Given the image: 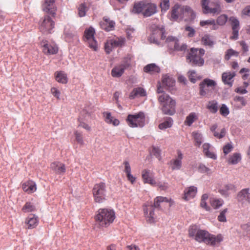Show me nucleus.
Segmentation results:
<instances>
[{"instance_id":"obj_35","label":"nucleus","mask_w":250,"mask_h":250,"mask_svg":"<svg viewBox=\"0 0 250 250\" xmlns=\"http://www.w3.org/2000/svg\"><path fill=\"white\" fill-rule=\"evenodd\" d=\"M144 71L148 73L153 74L159 73L160 71V68L154 63L147 64L144 68Z\"/></svg>"},{"instance_id":"obj_27","label":"nucleus","mask_w":250,"mask_h":250,"mask_svg":"<svg viewBox=\"0 0 250 250\" xmlns=\"http://www.w3.org/2000/svg\"><path fill=\"white\" fill-rule=\"evenodd\" d=\"M209 236V233L208 232L205 230L200 229L198 230L195 240L199 243L204 242L207 244Z\"/></svg>"},{"instance_id":"obj_62","label":"nucleus","mask_w":250,"mask_h":250,"mask_svg":"<svg viewBox=\"0 0 250 250\" xmlns=\"http://www.w3.org/2000/svg\"><path fill=\"white\" fill-rule=\"evenodd\" d=\"M220 112L222 115L227 116L229 115V111L227 106L225 104H223L220 109Z\"/></svg>"},{"instance_id":"obj_16","label":"nucleus","mask_w":250,"mask_h":250,"mask_svg":"<svg viewBox=\"0 0 250 250\" xmlns=\"http://www.w3.org/2000/svg\"><path fill=\"white\" fill-rule=\"evenodd\" d=\"M249 188H244L238 192L237 196L238 202L243 204L245 202L250 204V192Z\"/></svg>"},{"instance_id":"obj_13","label":"nucleus","mask_w":250,"mask_h":250,"mask_svg":"<svg viewBox=\"0 0 250 250\" xmlns=\"http://www.w3.org/2000/svg\"><path fill=\"white\" fill-rule=\"evenodd\" d=\"M142 177L144 183L149 184L151 186L156 184L154 173L149 169H145L143 170L142 171Z\"/></svg>"},{"instance_id":"obj_38","label":"nucleus","mask_w":250,"mask_h":250,"mask_svg":"<svg viewBox=\"0 0 250 250\" xmlns=\"http://www.w3.org/2000/svg\"><path fill=\"white\" fill-rule=\"evenodd\" d=\"M197 120V114L195 112H191L186 117L184 124L186 125L191 126V125Z\"/></svg>"},{"instance_id":"obj_52","label":"nucleus","mask_w":250,"mask_h":250,"mask_svg":"<svg viewBox=\"0 0 250 250\" xmlns=\"http://www.w3.org/2000/svg\"><path fill=\"white\" fill-rule=\"evenodd\" d=\"M197 168L198 171L202 173L209 174L212 172L211 170L209 168L207 167L205 165L203 164H200L198 165Z\"/></svg>"},{"instance_id":"obj_24","label":"nucleus","mask_w":250,"mask_h":250,"mask_svg":"<svg viewBox=\"0 0 250 250\" xmlns=\"http://www.w3.org/2000/svg\"><path fill=\"white\" fill-rule=\"evenodd\" d=\"M123 165L124 166V171L125 173L127 180L133 184L136 181V178L131 174V169L130 164L128 161H124Z\"/></svg>"},{"instance_id":"obj_54","label":"nucleus","mask_w":250,"mask_h":250,"mask_svg":"<svg viewBox=\"0 0 250 250\" xmlns=\"http://www.w3.org/2000/svg\"><path fill=\"white\" fill-rule=\"evenodd\" d=\"M78 10L79 16L80 17H83L85 15L87 8L84 3H82L78 7Z\"/></svg>"},{"instance_id":"obj_7","label":"nucleus","mask_w":250,"mask_h":250,"mask_svg":"<svg viewBox=\"0 0 250 250\" xmlns=\"http://www.w3.org/2000/svg\"><path fill=\"white\" fill-rule=\"evenodd\" d=\"M106 186L105 183L101 182L95 184L92 189L94 200L96 203H102L106 200Z\"/></svg>"},{"instance_id":"obj_61","label":"nucleus","mask_w":250,"mask_h":250,"mask_svg":"<svg viewBox=\"0 0 250 250\" xmlns=\"http://www.w3.org/2000/svg\"><path fill=\"white\" fill-rule=\"evenodd\" d=\"M241 46L243 54L247 53L249 50V47L248 44L244 41H241L238 42Z\"/></svg>"},{"instance_id":"obj_57","label":"nucleus","mask_w":250,"mask_h":250,"mask_svg":"<svg viewBox=\"0 0 250 250\" xmlns=\"http://www.w3.org/2000/svg\"><path fill=\"white\" fill-rule=\"evenodd\" d=\"M161 150L159 147L154 146L152 147V154L159 160L161 159Z\"/></svg>"},{"instance_id":"obj_25","label":"nucleus","mask_w":250,"mask_h":250,"mask_svg":"<svg viewBox=\"0 0 250 250\" xmlns=\"http://www.w3.org/2000/svg\"><path fill=\"white\" fill-rule=\"evenodd\" d=\"M197 192V188L194 186H190L188 188H185L184 190V195L183 199L185 200L188 201L194 198Z\"/></svg>"},{"instance_id":"obj_49","label":"nucleus","mask_w":250,"mask_h":250,"mask_svg":"<svg viewBox=\"0 0 250 250\" xmlns=\"http://www.w3.org/2000/svg\"><path fill=\"white\" fill-rule=\"evenodd\" d=\"M162 83L168 87H172L174 85L175 81L169 76H165L163 78Z\"/></svg>"},{"instance_id":"obj_32","label":"nucleus","mask_w":250,"mask_h":250,"mask_svg":"<svg viewBox=\"0 0 250 250\" xmlns=\"http://www.w3.org/2000/svg\"><path fill=\"white\" fill-rule=\"evenodd\" d=\"M195 17V14L193 10L188 6L184 5L183 18L186 20H192Z\"/></svg>"},{"instance_id":"obj_1","label":"nucleus","mask_w":250,"mask_h":250,"mask_svg":"<svg viewBox=\"0 0 250 250\" xmlns=\"http://www.w3.org/2000/svg\"><path fill=\"white\" fill-rule=\"evenodd\" d=\"M170 201L166 197L162 196L157 197L152 204L150 203H147L143 207L144 213L146 221L149 223H154L156 221V215L154 213L156 208L160 207L161 204L163 202H169Z\"/></svg>"},{"instance_id":"obj_18","label":"nucleus","mask_w":250,"mask_h":250,"mask_svg":"<svg viewBox=\"0 0 250 250\" xmlns=\"http://www.w3.org/2000/svg\"><path fill=\"white\" fill-rule=\"evenodd\" d=\"M55 0H44L42 4V9L43 11L52 15L55 14Z\"/></svg>"},{"instance_id":"obj_31","label":"nucleus","mask_w":250,"mask_h":250,"mask_svg":"<svg viewBox=\"0 0 250 250\" xmlns=\"http://www.w3.org/2000/svg\"><path fill=\"white\" fill-rule=\"evenodd\" d=\"M217 124L212 125L210 127V131L213 132L214 137L218 139H221L225 137L226 134V130L225 128H223L221 129L220 132L219 133L216 130L217 128Z\"/></svg>"},{"instance_id":"obj_30","label":"nucleus","mask_w":250,"mask_h":250,"mask_svg":"<svg viewBox=\"0 0 250 250\" xmlns=\"http://www.w3.org/2000/svg\"><path fill=\"white\" fill-rule=\"evenodd\" d=\"M200 25L206 28L209 27L211 30H216L218 28L217 25L216 24L215 21L213 19L201 21L200 22Z\"/></svg>"},{"instance_id":"obj_55","label":"nucleus","mask_w":250,"mask_h":250,"mask_svg":"<svg viewBox=\"0 0 250 250\" xmlns=\"http://www.w3.org/2000/svg\"><path fill=\"white\" fill-rule=\"evenodd\" d=\"M238 55L239 52L232 49H229L227 51L225 56V59L226 60H229L231 56H234L237 57Z\"/></svg>"},{"instance_id":"obj_11","label":"nucleus","mask_w":250,"mask_h":250,"mask_svg":"<svg viewBox=\"0 0 250 250\" xmlns=\"http://www.w3.org/2000/svg\"><path fill=\"white\" fill-rule=\"evenodd\" d=\"M55 23L49 16H45L41 22L39 29L43 34L51 33V30L54 28Z\"/></svg>"},{"instance_id":"obj_39","label":"nucleus","mask_w":250,"mask_h":250,"mask_svg":"<svg viewBox=\"0 0 250 250\" xmlns=\"http://www.w3.org/2000/svg\"><path fill=\"white\" fill-rule=\"evenodd\" d=\"M109 40V43L112 45L114 48L121 47L124 45L125 43V39L123 38H116Z\"/></svg>"},{"instance_id":"obj_34","label":"nucleus","mask_w":250,"mask_h":250,"mask_svg":"<svg viewBox=\"0 0 250 250\" xmlns=\"http://www.w3.org/2000/svg\"><path fill=\"white\" fill-rule=\"evenodd\" d=\"M125 69L124 66H122L120 64L117 65L112 69L111 75L113 77L119 78L123 74Z\"/></svg>"},{"instance_id":"obj_60","label":"nucleus","mask_w":250,"mask_h":250,"mask_svg":"<svg viewBox=\"0 0 250 250\" xmlns=\"http://www.w3.org/2000/svg\"><path fill=\"white\" fill-rule=\"evenodd\" d=\"M188 74L189 79L193 83H195L197 80L199 79L196 72L194 71H190L188 72Z\"/></svg>"},{"instance_id":"obj_2","label":"nucleus","mask_w":250,"mask_h":250,"mask_svg":"<svg viewBox=\"0 0 250 250\" xmlns=\"http://www.w3.org/2000/svg\"><path fill=\"white\" fill-rule=\"evenodd\" d=\"M116 218L115 211L110 208H100L95 216L96 221L99 225L106 228L111 224Z\"/></svg>"},{"instance_id":"obj_64","label":"nucleus","mask_w":250,"mask_h":250,"mask_svg":"<svg viewBox=\"0 0 250 250\" xmlns=\"http://www.w3.org/2000/svg\"><path fill=\"white\" fill-rule=\"evenodd\" d=\"M242 16H246L250 17V5L246 6L242 11Z\"/></svg>"},{"instance_id":"obj_41","label":"nucleus","mask_w":250,"mask_h":250,"mask_svg":"<svg viewBox=\"0 0 250 250\" xmlns=\"http://www.w3.org/2000/svg\"><path fill=\"white\" fill-rule=\"evenodd\" d=\"M241 159V155L239 153H235L230 156L228 163L230 164L235 165L237 164Z\"/></svg>"},{"instance_id":"obj_47","label":"nucleus","mask_w":250,"mask_h":250,"mask_svg":"<svg viewBox=\"0 0 250 250\" xmlns=\"http://www.w3.org/2000/svg\"><path fill=\"white\" fill-rule=\"evenodd\" d=\"M173 124V120L171 118H168L166 121L161 123L159 125V128L160 129H165L170 127Z\"/></svg>"},{"instance_id":"obj_20","label":"nucleus","mask_w":250,"mask_h":250,"mask_svg":"<svg viewBox=\"0 0 250 250\" xmlns=\"http://www.w3.org/2000/svg\"><path fill=\"white\" fill-rule=\"evenodd\" d=\"M39 219L35 215H30L25 218V224L27 226L26 229H33L38 225Z\"/></svg>"},{"instance_id":"obj_21","label":"nucleus","mask_w":250,"mask_h":250,"mask_svg":"<svg viewBox=\"0 0 250 250\" xmlns=\"http://www.w3.org/2000/svg\"><path fill=\"white\" fill-rule=\"evenodd\" d=\"M155 29L152 32V34L149 37L150 42H157L158 39L161 38L164 39V29L162 27H158L154 26Z\"/></svg>"},{"instance_id":"obj_45","label":"nucleus","mask_w":250,"mask_h":250,"mask_svg":"<svg viewBox=\"0 0 250 250\" xmlns=\"http://www.w3.org/2000/svg\"><path fill=\"white\" fill-rule=\"evenodd\" d=\"M207 108L212 113H215L218 110V103L215 101H211L208 102Z\"/></svg>"},{"instance_id":"obj_46","label":"nucleus","mask_w":250,"mask_h":250,"mask_svg":"<svg viewBox=\"0 0 250 250\" xmlns=\"http://www.w3.org/2000/svg\"><path fill=\"white\" fill-rule=\"evenodd\" d=\"M228 20V16L225 14H222L220 15L216 19V24L219 26L224 25L227 20Z\"/></svg>"},{"instance_id":"obj_33","label":"nucleus","mask_w":250,"mask_h":250,"mask_svg":"<svg viewBox=\"0 0 250 250\" xmlns=\"http://www.w3.org/2000/svg\"><path fill=\"white\" fill-rule=\"evenodd\" d=\"M222 240L223 237L221 234L215 236L209 233V236L208 238L207 244L215 246L220 243Z\"/></svg>"},{"instance_id":"obj_9","label":"nucleus","mask_w":250,"mask_h":250,"mask_svg":"<svg viewBox=\"0 0 250 250\" xmlns=\"http://www.w3.org/2000/svg\"><path fill=\"white\" fill-rule=\"evenodd\" d=\"M95 34V29L91 26L85 30L83 36V40L87 42L88 46L93 50L97 51L98 50V44L96 41L94 35Z\"/></svg>"},{"instance_id":"obj_4","label":"nucleus","mask_w":250,"mask_h":250,"mask_svg":"<svg viewBox=\"0 0 250 250\" xmlns=\"http://www.w3.org/2000/svg\"><path fill=\"white\" fill-rule=\"evenodd\" d=\"M162 106V111L165 114L173 115L175 113L176 102L168 95L163 93L158 97Z\"/></svg>"},{"instance_id":"obj_14","label":"nucleus","mask_w":250,"mask_h":250,"mask_svg":"<svg viewBox=\"0 0 250 250\" xmlns=\"http://www.w3.org/2000/svg\"><path fill=\"white\" fill-rule=\"evenodd\" d=\"M183 158V154L180 150H178L177 151V157L172 159L169 163V164L173 170H179L181 168Z\"/></svg>"},{"instance_id":"obj_28","label":"nucleus","mask_w":250,"mask_h":250,"mask_svg":"<svg viewBox=\"0 0 250 250\" xmlns=\"http://www.w3.org/2000/svg\"><path fill=\"white\" fill-rule=\"evenodd\" d=\"M55 80L59 83L66 84L68 82L67 74L62 71H56L54 74Z\"/></svg>"},{"instance_id":"obj_3","label":"nucleus","mask_w":250,"mask_h":250,"mask_svg":"<svg viewBox=\"0 0 250 250\" xmlns=\"http://www.w3.org/2000/svg\"><path fill=\"white\" fill-rule=\"evenodd\" d=\"M157 11L155 4L143 1L134 3L132 12L135 14L142 13L144 17H150Z\"/></svg>"},{"instance_id":"obj_29","label":"nucleus","mask_w":250,"mask_h":250,"mask_svg":"<svg viewBox=\"0 0 250 250\" xmlns=\"http://www.w3.org/2000/svg\"><path fill=\"white\" fill-rule=\"evenodd\" d=\"M146 95L145 90L141 87H137L134 88L130 93L129 98L130 99H134L139 96L144 97Z\"/></svg>"},{"instance_id":"obj_23","label":"nucleus","mask_w":250,"mask_h":250,"mask_svg":"<svg viewBox=\"0 0 250 250\" xmlns=\"http://www.w3.org/2000/svg\"><path fill=\"white\" fill-rule=\"evenodd\" d=\"M235 76V72H226L222 75V80L225 84L231 87L233 84V78Z\"/></svg>"},{"instance_id":"obj_58","label":"nucleus","mask_w":250,"mask_h":250,"mask_svg":"<svg viewBox=\"0 0 250 250\" xmlns=\"http://www.w3.org/2000/svg\"><path fill=\"white\" fill-rule=\"evenodd\" d=\"M170 3L169 0H162L160 3V7L162 11H166L169 8Z\"/></svg>"},{"instance_id":"obj_36","label":"nucleus","mask_w":250,"mask_h":250,"mask_svg":"<svg viewBox=\"0 0 250 250\" xmlns=\"http://www.w3.org/2000/svg\"><path fill=\"white\" fill-rule=\"evenodd\" d=\"M210 145L208 143H205L203 145V152L205 155L210 158L215 160L216 159V155L209 150Z\"/></svg>"},{"instance_id":"obj_26","label":"nucleus","mask_w":250,"mask_h":250,"mask_svg":"<svg viewBox=\"0 0 250 250\" xmlns=\"http://www.w3.org/2000/svg\"><path fill=\"white\" fill-rule=\"evenodd\" d=\"M22 188L24 191L29 194L33 193L37 189L35 183L31 180L24 183L22 185Z\"/></svg>"},{"instance_id":"obj_5","label":"nucleus","mask_w":250,"mask_h":250,"mask_svg":"<svg viewBox=\"0 0 250 250\" xmlns=\"http://www.w3.org/2000/svg\"><path fill=\"white\" fill-rule=\"evenodd\" d=\"M203 49L191 48L187 56V62L193 66H201L204 65V60L203 56L205 54Z\"/></svg>"},{"instance_id":"obj_40","label":"nucleus","mask_w":250,"mask_h":250,"mask_svg":"<svg viewBox=\"0 0 250 250\" xmlns=\"http://www.w3.org/2000/svg\"><path fill=\"white\" fill-rule=\"evenodd\" d=\"M166 43L170 50H173L177 45L178 39L173 37H168L166 40Z\"/></svg>"},{"instance_id":"obj_10","label":"nucleus","mask_w":250,"mask_h":250,"mask_svg":"<svg viewBox=\"0 0 250 250\" xmlns=\"http://www.w3.org/2000/svg\"><path fill=\"white\" fill-rule=\"evenodd\" d=\"M201 4L204 14H215L221 11L220 5L218 2H209V0H202Z\"/></svg>"},{"instance_id":"obj_37","label":"nucleus","mask_w":250,"mask_h":250,"mask_svg":"<svg viewBox=\"0 0 250 250\" xmlns=\"http://www.w3.org/2000/svg\"><path fill=\"white\" fill-rule=\"evenodd\" d=\"M201 41L203 45L208 46L209 47H212L215 43L213 38L209 35H205L202 38Z\"/></svg>"},{"instance_id":"obj_6","label":"nucleus","mask_w":250,"mask_h":250,"mask_svg":"<svg viewBox=\"0 0 250 250\" xmlns=\"http://www.w3.org/2000/svg\"><path fill=\"white\" fill-rule=\"evenodd\" d=\"M146 114L142 111L134 114H128L126 119L128 125L132 128L143 127L146 124Z\"/></svg>"},{"instance_id":"obj_22","label":"nucleus","mask_w":250,"mask_h":250,"mask_svg":"<svg viewBox=\"0 0 250 250\" xmlns=\"http://www.w3.org/2000/svg\"><path fill=\"white\" fill-rule=\"evenodd\" d=\"M235 186L231 184L225 185L219 190V193L223 196L228 197L229 195L236 192Z\"/></svg>"},{"instance_id":"obj_12","label":"nucleus","mask_w":250,"mask_h":250,"mask_svg":"<svg viewBox=\"0 0 250 250\" xmlns=\"http://www.w3.org/2000/svg\"><path fill=\"white\" fill-rule=\"evenodd\" d=\"M42 52L46 55L55 54L58 52V48L54 43H49L47 41L41 42Z\"/></svg>"},{"instance_id":"obj_15","label":"nucleus","mask_w":250,"mask_h":250,"mask_svg":"<svg viewBox=\"0 0 250 250\" xmlns=\"http://www.w3.org/2000/svg\"><path fill=\"white\" fill-rule=\"evenodd\" d=\"M184 5L176 4L172 7L171 11V17L173 20H177L183 19Z\"/></svg>"},{"instance_id":"obj_43","label":"nucleus","mask_w":250,"mask_h":250,"mask_svg":"<svg viewBox=\"0 0 250 250\" xmlns=\"http://www.w3.org/2000/svg\"><path fill=\"white\" fill-rule=\"evenodd\" d=\"M132 58L133 56L131 55H127L124 58L122 62L120 64L122 66H124V67L126 69L131 65Z\"/></svg>"},{"instance_id":"obj_19","label":"nucleus","mask_w":250,"mask_h":250,"mask_svg":"<svg viewBox=\"0 0 250 250\" xmlns=\"http://www.w3.org/2000/svg\"><path fill=\"white\" fill-rule=\"evenodd\" d=\"M50 169L58 175H62L66 171L65 165L60 162L52 163L50 164Z\"/></svg>"},{"instance_id":"obj_51","label":"nucleus","mask_w":250,"mask_h":250,"mask_svg":"<svg viewBox=\"0 0 250 250\" xmlns=\"http://www.w3.org/2000/svg\"><path fill=\"white\" fill-rule=\"evenodd\" d=\"M229 21L230 22L232 29H234V28L235 29H240V24H239V21L238 20L234 17H230L229 19Z\"/></svg>"},{"instance_id":"obj_17","label":"nucleus","mask_w":250,"mask_h":250,"mask_svg":"<svg viewBox=\"0 0 250 250\" xmlns=\"http://www.w3.org/2000/svg\"><path fill=\"white\" fill-rule=\"evenodd\" d=\"M100 24L103 29L109 32L114 29L115 23L107 17H104L103 21L100 22Z\"/></svg>"},{"instance_id":"obj_59","label":"nucleus","mask_w":250,"mask_h":250,"mask_svg":"<svg viewBox=\"0 0 250 250\" xmlns=\"http://www.w3.org/2000/svg\"><path fill=\"white\" fill-rule=\"evenodd\" d=\"M74 134L75 136V138L76 141L80 144L81 145H83L84 144L83 140V137L82 133L78 132V131H76L74 132Z\"/></svg>"},{"instance_id":"obj_48","label":"nucleus","mask_w":250,"mask_h":250,"mask_svg":"<svg viewBox=\"0 0 250 250\" xmlns=\"http://www.w3.org/2000/svg\"><path fill=\"white\" fill-rule=\"evenodd\" d=\"M192 134L195 141V146H199L202 143V134L197 132H193Z\"/></svg>"},{"instance_id":"obj_8","label":"nucleus","mask_w":250,"mask_h":250,"mask_svg":"<svg viewBox=\"0 0 250 250\" xmlns=\"http://www.w3.org/2000/svg\"><path fill=\"white\" fill-rule=\"evenodd\" d=\"M216 85V82L209 79H205L200 83V94L201 96H210L214 91Z\"/></svg>"},{"instance_id":"obj_50","label":"nucleus","mask_w":250,"mask_h":250,"mask_svg":"<svg viewBox=\"0 0 250 250\" xmlns=\"http://www.w3.org/2000/svg\"><path fill=\"white\" fill-rule=\"evenodd\" d=\"M199 230L200 229H199L195 225L190 226L188 229L189 236L195 239V238L196 237L197 233L198 232V230Z\"/></svg>"},{"instance_id":"obj_44","label":"nucleus","mask_w":250,"mask_h":250,"mask_svg":"<svg viewBox=\"0 0 250 250\" xmlns=\"http://www.w3.org/2000/svg\"><path fill=\"white\" fill-rule=\"evenodd\" d=\"M22 211L24 212H31L36 210L35 207L30 202H26L23 206Z\"/></svg>"},{"instance_id":"obj_53","label":"nucleus","mask_w":250,"mask_h":250,"mask_svg":"<svg viewBox=\"0 0 250 250\" xmlns=\"http://www.w3.org/2000/svg\"><path fill=\"white\" fill-rule=\"evenodd\" d=\"M228 211V208H225L220 211L219 215L217 217L218 221L221 222H227L226 214L227 213Z\"/></svg>"},{"instance_id":"obj_56","label":"nucleus","mask_w":250,"mask_h":250,"mask_svg":"<svg viewBox=\"0 0 250 250\" xmlns=\"http://www.w3.org/2000/svg\"><path fill=\"white\" fill-rule=\"evenodd\" d=\"M177 45L175 46L173 50L176 51H185L187 48V46L185 43H180L179 40L177 43Z\"/></svg>"},{"instance_id":"obj_63","label":"nucleus","mask_w":250,"mask_h":250,"mask_svg":"<svg viewBox=\"0 0 250 250\" xmlns=\"http://www.w3.org/2000/svg\"><path fill=\"white\" fill-rule=\"evenodd\" d=\"M109 43V40H107L104 44V50L107 54H109L113 48L114 46L110 44Z\"/></svg>"},{"instance_id":"obj_42","label":"nucleus","mask_w":250,"mask_h":250,"mask_svg":"<svg viewBox=\"0 0 250 250\" xmlns=\"http://www.w3.org/2000/svg\"><path fill=\"white\" fill-rule=\"evenodd\" d=\"M210 205L215 209L220 208L224 204V201L222 199H210Z\"/></svg>"}]
</instances>
